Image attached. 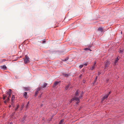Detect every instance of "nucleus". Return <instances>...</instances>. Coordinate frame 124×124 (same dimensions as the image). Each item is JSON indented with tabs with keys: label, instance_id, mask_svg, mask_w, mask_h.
<instances>
[{
	"label": "nucleus",
	"instance_id": "obj_5",
	"mask_svg": "<svg viewBox=\"0 0 124 124\" xmlns=\"http://www.w3.org/2000/svg\"><path fill=\"white\" fill-rule=\"evenodd\" d=\"M41 89V88L40 87H39L36 90V92H35V95L36 96L37 94L39 93V91Z\"/></svg>",
	"mask_w": 124,
	"mask_h": 124
},
{
	"label": "nucleus",
	"instance_id": "obj_26",
	"mask_svg": "<svg viewBox=\"0 0 124 124\" xmlns=\"http://www.w3.org/2000/svg\"><path fill=\"white\" fill-rule=\"evenodd\" d=\"M11 95H8V98H9H9H10V96H11Z\"/></svg>",
	"mask_w": 124,
	"mask_h": 124
},
{
	"label": "nucleus",
	"instance_id": "obj_29",
	"mask_svg": "<svg viewBox=\"0 0 124 124\" xmlns=\"http://www.w3.org/2000/svg\"><path fill=\"white\" fill-rule=\"evenodd\" d=\"M26 108H27L28 106V104L26 105Z\"/></svg>",
	"mask_w": 124,
	"mask_h": 124
},
{
	"label": "nucleus",
	"instance_id": "obj_15",
	"mask_svg": "<svg viewBox=\"0 0 124 124\" xmlns=\"http://www.w3.org/2000/svg\"><path fill=\"white\" fill-rule=\"evenodd\" d=\"M63 121V119H62L61 120L59 124H62V123Z\"/></svg>",
	"mask_w": 124,
	"mask_h": 124
},
{
	"label": "nucleus",
	"instance_id": "obj_13",
	"mask_svg": "<svg viewBox=\"0 0 124 124\" xmlns=\"http://www.w3.org/2000/svg\"><path fill=\"white\" fill-rule=\"evenodd\" d=\"M25 118H26V116H24L23 117V118L22 119V120H21V121L23 123L24 122V121L25 120Z\"/></svg>",
	"mask_w": 124,
	"mask_h": 124
},
{
	"label": "nucleus",
	"instance_id": "obj_41",
	"mask_svg": "<svg viewBox=\"0 0 124 124\" xmlns=\"http://www.w3.org/2000/svg\"><path fill=\"white\" fill-rule=\"evenodd\" d=\"M100 73H99V74H98L99 75H100Z\"/></svg>",
	"mask_w": 124,
	"mask_h": 124
},
{
	"label": "nucleus",
	"instance_id": "obj_30",
	"mask_svg": "<svg viewBox=\"0 0 124 124\" xmlns=\"http://www.w3.org/2000/svg\"><path fill=\"white\" fill-rule=\"evenodd\" d=\"M7 101L6 100H5V101H4V102L5 103H6V102H7Z\"/></svg>",
	"mask_w": 124,
	"mask_h": 124
},
{
	"label": "nucleus",
	"instance_id": "obj_25",
	"mask_svg": "<svg viewBox=\"0 0 124 124\" xmlns=\"http://www.w3.org/2000/svg\"><path fill=\"white\" fill-rule=\"evenodd\" d=\"M96 62H94V64H93V66H95V65L96 64Z\"/></svg>",
	"mask_w": 124,
	"mask_h": 124
},
{
	"label": "nucleus",
	"instance_id": "obj_6",
	"mask_svg": "<svg viewBox=\"0 0 124 124\" xmlns=\"http://www.w3.org/2000/svg\"><path fill=\"white\" fill-rule=\"evenodd\" d=\"M109 94H106L104 96L102 99V101H103L105 99L107 98Z\"/></svg>",
	"mask_w": 124,
	"mask_h": 124
},
{
	"label": "nucleus",
	"instance_id": "obj_24",
	"mask_svg": "<svg viewBox=\"0 0 124 124\" xmlns=\"http://www.w3.org/2000/svg\"><path fill=\"white\" fill-rule=\"evenodd\" d=\"M19 105H18L17 108L15 109V111H16L17 110L18 108L19 107Z\"/></svg>",
	"mask_w": 124,
	"mask_h": 124
},
{
	"label": "nucleus",
	"instance_id": "obj_34",
	"mask_svg": "<svg viewBox=\"0 0 124 124\" xmlns=\"http://www.w3.org/2000/svg\"><path fill=\"white\" fill-rule=\"evenodd\" d=\"M111 93V91H110L109 92V93L108 94H109H109H110V93Z\"/></svg>",
	"mask_w": 124,
	"mask_h": 124
},
{
	"label": "nucleus",
	"instance_id": "obj_16",
	"mask_svg": "<svg viewBox=\"0 0 124 124\" xmlns=\"http://www.w3.org/2000/svg\"><path fill=\"white\" fill-rule=\"evenodd\" d=\"M97 76H96V78L94 80V82L93 83V84H95L97 80Z\"/></svg>",
	"mask_w": 124,
	"mask_h": 124
},
{
	"label": "nucleus",
	"instance_id": "obj_12",
	"mask_svg": "<svg viewBox=\"0 0 124 124\" xmlns=\"http://www.w3.org/2000/svg\"><path fill=\"white\" fill-rule=\"evenodd\" d=\"M59 83V82L56 81V82L54 84V87L55 86Z\"/></svg>",
	"mask_w": 124,
	"mask_h": 124
},
{
	"label": "nucleus",
	"instance_id": "obj_10",
	"mask_svg": "<svg viewBox=\"0 0 124 124\" xmlns=\"http://www.w3.org/2000/svg\"><path fill=\"white\" fill-rule=\"evenodd\" d=\"M27 93L26 92H25L24 93L23 96L26 98H27Z\"/></svg>",
	"mask_w": 124,
	"mask_h": 124
},
{
	"label": "nucleus",
	"instance_id": "obj_36",
	"mask_svg": "<svg viewBox=\"0 0 124 124\" xmlns=\"http://www.w3.org/2000/svg\"><path fill=\"white\" fill-rule=\"evenodd\" d=\"M29 103V101H28V102L27 103L28 105Z\"/></svg>",
	"mask_w": 124,
	"mask_h": 124
},
{
	"label": "nucleus",
	"instance_id": "obj_8",
	"mask_svg": "<svg viewBox=\"0 0 124 124\" xmlns=\"http://www.w3.org/2000/svg\"><path fill=\"white\" fill-rule=\"evenodd\" d=\"M47 85V84L46 83H44L43 85V86L40 88L41 89L42 88H44L46 87Z\"/></svg>",
	"mask_w": 124,
	"mask_h": 124
},
{
	"label": "nucleus",
	"instance_id": "obj_17",
	"mask_svg": "<svg viewBox=\"0 0 124 124\" xmlns=\"http://www.w3.org/2000/svg\"><path fill=\"white\" fill-rule=\"evenodd\" d=\"M118 59H119L118 58V57L116 59V60L115 61V64H116V63L118 61Z\"/></svg>",
	"mask_w": 124,
	"mask_h": 124
},
{
	"label": "nucleus",
	"instance_id": "obj_3",
	"mask_svg": "<svg viewBox=\"0 0 124 124\" xmlns=\"http://www.w3.org/2000/svg\"><path fill=\"white\" fill-rule=\"evenodd\" d=\"M30 62L29 58L28 56H26L24 60V62L25 63H26Z\"/></svg>",
	"mask_w": 124,
	"mask_h": 124
},
{
	"label": "nucleus",
	"instance_id": "obj_21",
	"mask_svg": "<svg viewBox=\"0 0 124 124\" xmlns=\"http://www.w3.org/2000/svg\"><path fill=\"white\" fill-rule=\"evenodd\" d=\"M83 64L80 65L79 66V67L80 68H81L83 67Z\"/></svg>",
	"mask_w": 124,
	"mask_h": 124
},
{
	"label": "nucleus",
	"instance_id": "obj_35",
	"mask_svg": "<svg viewBox=\"0 0 124 124\" xmlns=\"http://www.w3.org/2000/svg\"><path fill=\"white\" fill-rule=\"evenodd\" d=\"M9 108H10V107H11V105H9Z\"/></svg>",
	"mask_w": 124,
	"mask_h": 124
},
{
	"label": "nucleus",
	"instance_id": "obj_9",
	"mask_svg": "<svg viewBox=\"0 0 124 124\" xmlns=\"http://www.w3.org/2000/svg\"><path fill=\"white\" fill-rule=\"evenodd\" d=\"M11 89L9 90V91H8L7 93V94L8 95H11Z\"/></svg>",
	"mask_w": 124,
	"mask_h": 124
},
{
	"label": "nucleus",
	"instance_id": "obj_7",
	"mask_svg": "<svg viewBox=\"0 0 124 124\" xmlns=\"http://www.w3.org/2000/svg\"><path fill=\"white\" fill-rule=\"evenodd\" d=\"M15 96L13 95L12 96V97L11 98V104L12 105H13V101L14 100V99H15Z\"/></svg>",
	"mask_w": 124,
	"mask_h": 124
},
{
	"label": "nucleus",
	"instance_id": "obj_42",
	"mask_svg": "<svg viewBox=\"0 0 124 124\" xmlns=\"http://www.w3.org/2000/svg\"><path fill=\"white\" fill-rule=\"evenodd\" d=\"M121 33H122V32L121 31Z\"/></svg>",
	"mask_w": 124,
	"mask_h": 124
},
{
	"label": "nucleus",
	"instance_id": "obj_38",
	"mask_svg": "<svg viewBox=\"0 0 124 124\" xmlns=\"http://www.w3.org/2000/svg\"><path fill=\"white\" fill-rule=\"evenodd\" d=\"M13 124V123L12 122H10V124Z\"/></svg>",
	"mask_w": 124,
	"mask_h": 124
},
{
	"label": "nucleus",
	"instance_id": "obj_14",
	"mask_svg": "<svg viewBox=\"0 0 124 124\" xmlns=\"http://www.w3.org/2000/svg\"><path fill=\"white\" fill-rule=\"evenodd\" d=\"M24 89L26 90L27 91L29 90L30 89V87H24Z\"/></svg>",
	"mask_w": 124,
	"mask_h": 124
},
{
	"label": "nucleus",
	"instance_id": "obj_20",
	"mask_svg": "<svg viewBox=\"0 0 124 124\" xmlns=\"http://www.w3.org/2000/svg\"><path fill=\"white\" fill-rule=\"evenodd\" d=\"M2 68L3 69H5L7 67L5 65H3L2 66Z\"/></svg>",
	"mask_w": 124,
	"mask_h": 124
},
{
	"label": "nucleus",
	"instance_id": "obj_28",
	"mask_svg": "<svg viewBox=\"0 0 124 124\" xmlns=\"http://www.w3.org/2000/svg\"><path fill=\"white\" fill-rule=\"evenodd\" d=\"M85 49L86 50H89V49L88 48H85Z\"/></svg>",
	"mask_w": 124,
	"mask_h": 124
},
{
	"label": "nucleus",
	"instance_id": "obj_23",
	"mask_svg": "<svg viewBox=\"0 0 124 124\" xmlns=\"http://www.w3.org/2000/svg\"><path fill=\"white\" fill-rule=\"evenodd\" d=\"M3 100H5L6 97V95H3Z\"/></svg>",
	"mask_w": 124,
	"mask_h": 124
},
{
	"label": "nucleus",
	"instance_id": "obj_4",
	"mask_svg": "<svg viewBox=\"0 0 124 124\" xmlns=\"http://www.w3.org/2000/svg\"><path fill=\"white\" fill-rule=\"evenodd\" d=\"M72 86L69 84V85H67L65 89L66 90H68L69 89H70V88H72Z\"/></svg>",
	"mask_w": 124,
	"mask_h": 124
},
{
	"label": "nucleus",
	"instance_id": "obj_31",
	"mask_svg": "<svg viewBox=\"0 0 124 124\" xmlns=\"http://www.w3.org/2000/svg\"><path fill=\"white\" fill-rule=\"evenodd\" d=\"M87 63H85L84 64V65L85 66H86L87 65Z\"/></svg>",
	"mask_w": 124,
	"mask_h": 124
},
{
	"label": "nucleus",
	"instance_id": "obj_22",
	"mask_svg": "<svg viewBox=\"0 0 124 124\" xmlns=\"http://www.w3.org/2000/svg\"><path fill=\"white\" fill-rule=\"evenodd\" d=\"M94 66H93L91 69L92 70H93L94 68Z\"/></svg>",
	"mask_w": 124,
	"mask_h": 124
},
{
	"label": "nucleus",
	"instance_id": "obj_18",
	"mask_svg": "<svg viewBox=\"0 0 124 124\" xmlns=\"http://www.w3.org/2000/svg\"><path fill=\"white\" fill-rule=\"evenodd\" d=\"M63 75L65 76V77H68V75H69V74H65V73H63Z\"/></svg>",
	"mask_w": 124,
	"mask_h": 124
},
{
	"label": "nucleus",
	"instance_id": "obj_27",
	"mask_svg": "<svg viewBox=\"0 0 124 124\" xmlns=\"http://www.w3.org/2000/svg\"><path fill=\"white\" fill-rule=\"evenodd\" d=\"M9 100V98H8L7 99V100L6 101H8Z\"/></svg>",
	"mask_w": 124,
	"mask_h": 124
},
{
	"label": "nucleus",
	"instance_id": "obj_1",
	"mask_svg": "<svg viewBox=\"0 0 124 124\" xmlns=\"http://www.w3.org/2000/svg\"><path fill=\"white\" fill-rule=\"evenodd\" d=\"M78 91L77 90V91L76 92V97L71 99L70 101V103L72 101L74 100H75L76 101H77V104H78L79 102V99H80L82 97V94H83V93L82 92V93L81 94L80 96L79 97V98L77 97V96H78Z\"/></svg>",
	"mask_w": 124,
	"mask_h": 124
},
{
	"label": "nucleus",
	"instance_id": "obj_33",
	"mask_svg": "<svg viewBox=\"0 0 124 124\" xmlns=\"http://www.w3.org/2000/svg\"><path fill=\"white\" fill-rule=\"evenodd\" d=\"M42 93L39 96V98H40L41 97V95H42Z\"/></svg>",
	"mask_w": 124,
	"mask_h": 124
},
{
	"label": "nucleus",
	"instance_id": "obj_37",
	"mask_svg": "<svg viewBox=\"0 0 124 124\" xmlns=\"http://www.w3.org/2000/svg\"><path fill=\"white\" fill-rule=\"evenodd\" d=\"M85 81H84H84H83V83H85Z\"/></svg>",
	"mask_w": 124,
	"mask_h": 124
},
{
	"label": "nucleus",
	"instance_id": "obj_39",
	"mask_svg": "<svg viewBox=\"0 0 124 124\" xmlns=\"http://www.w3.org/2000/svg\"><path fill=\"white\" fill-rule=\"evenodd\" d=\"M89 50L90 51H91L92 50H91L90 49H89Z\"/></svg>",
	"mask_w": 124,
	"mask_h": 124
},
{
	"label": "nucleus",
	"instance_id": "obj_2",
	"mask_svg": "<svg viewBox=\"0 0 124 124\" xmlns=\"http://www.w3.org/2000/svg\"><path fill=\"white\" fill-rule=\"evenodd\" d=\"M110 62L108 61H107L106 64L105 65V66L104 69H106L107 68V67H108L109 65L110 64Z\"/></svg>",
	"mask_w": 124,
	"mask_h": 124
},
{
	"label": "nucleus",
	"instance_id": "obj_19",
	"mask_svg": "<svg viewBox=\"0 0 124 124\" xmlns=\"http://www.w3.org/2000/svg\"><path fill=\"white\" fill-rule=\"evenodd\" d=\"M119 52L120 53H123V50H121V49H120L119 50Z\"/></svg>",
	"mask_w": 124,
	"mask_h": 124
},
{
	"label": "nucleus",
	"instance_id": "obj_11",
	"mask_svg": "<svg viewBox=\"0 0 124 124\" xmlns=\"http://www.w3.org/2000/svg\"><path fill=\"white\" fill-rule=\"evenodd\" d=\"M103 28L101 27L99 28L98 29V30L99 31H100L101 32H102L103 31Z\"/></svg>",
	"mask_w": 124,
	"mask_h": 124
},
{
	"label": "nucleus",
	"instance_id": "obj_32",
	"mask_svg": "<svg viewBox=\"0 0 124 124\" xmlns=\"http://www.w3.org/2000/svg\"><path fill=\"white\" fill-rule=\"evenodd\" d=\"M45 41H43L42 42V43H45Z\"/></svg>",
	"mask_w": 124,
	"mask_h": 124
},
{
	"label": "nucleus",
	"instance_id": "obj_40",
	"mask_svg": "<svg viewBox=\"0 0 124 124\" xmlns=\"http://www.w3.org/2000/svg\"><path fill=\"white\" fill-rule=\"evenodd\" d=\"M81 76V75H80L79 76L80 77Z\"/></svg>",
	"mask_w": 124,
	"mask_h": 124
}]
</instances>
